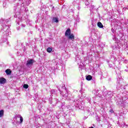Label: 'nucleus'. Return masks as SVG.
Masks as SVG:
<instances>
[{"instance_id":"33","label":"nucleus","mask_w":128,"mask_h":128,"mask_svg":"<svg viewBox=\"0 0 128 128\" xmlns=\"http://www.w3.org/2000/svg\"><path fill=\"white\" fill-rule=\"evenodd\" d=\"M79 68H81V70H82L84 68L82 66H79Z\"/></svg>"},{"instance_id":"18","label":"nucleus","mask_w":128,"mask_h":128,"mask_svg":"<svg viewBox=\"0 0 128 128\" xmlns=\"http://www.w3.org/2000/svg\"><path fill=\"white\" fill-rule=\"evenodd\" d=\"M108 64L110 68H112V66H114V62H112L108 61Z\"/></svg>"},{"instance_id":"6","label":"nucleus","mask_w":128,"mask_h":128,"mask_svg":"<svg viewBox=\"0 0 128 128\" xmlns=\"http://www.w3.org/2000/svg\"><path fill=\"white\" fill-rule=\"evenodd\" d=\"M0 24H3L1 28V30L2 29L4 30V28H6V26H8V24H9L8 28L10 26V20L8 19L6 20H4V19H0Z\"/></svg>"},{"instance_id":"24","label":"nucleus","mask_w":128,"mask_h":128,"mask_svg":"<svg viewBox=\"0 0 128 128\" xmlns=\"http://www.w3.org/2000/svg\"><path fill=\"white\" fill-rule=\"evenodd\" d=\"M126 126V125L124 124V123H119L120 126H121V127Z\"/></svg>"},{"instance_id":"32","label":"nucleus","mask_w":128,"mask_h":128,"mask_svg":"<svg viewBox=\"0 0 128 128\" xmlns=\"http://www.w3.org/2000/svg\"><path fill=\"white\" fill-rule=\"evenodd\" d=\"M56 66H56V68L57 70H58V68H58V66H60V65L58 64H56Z\"/></svg>"},{"instance_id":"27","label":"nucleus","mask_w":128,"mask_h":128,"mask_svg":"<svg viewBox=\"0 0 128 128\" xmlns=\"http://www.w3.org/2000/svg\"><path fill=\"white\" fill-rule=\"evenodd\" d=\"M22 122H24V118H22V116H21L20 118V124H22Z\"/></svg>"},{"instance_id":"8","label":"nucleus","mask_w":128,"mask_h":128,"mask_svg":"<svg viewBox=\"0 0 128 128\" xmlns=\"http://www.w3.org/2000/svg\"><path fill=\"white\" fill-rule=\"evenodd\" d=\"M58 98H53L52 99V101L50 102V104H52L53 106H56L58 104Z\"/></svg>"},{"instance_id":"14","label":"nucleus","mask_w":128,"mask_h":128,"mask_svg":"<svg viewBox=\"0 0 128 128\" xmlns=\"http://www.w3.org/2000/svg\"><path fill=\"white\" fill-rule=\"evenodd\" d=\"M52 22H56V24H58V19L56 17H54L52 19Z\"/></svg>"},{"instance_id":"43","label":"nucleus","mask_w":128,"mask_h":128,"mask_svg":"<svg viewBox=\"0 0 128 128\" xmlns=\"http://www.w3.org/2000/svg\"><path fill=\"white\" fill-rule=\"evenodd\" d=\"M94 126V124H93Z\"/></svg>"},{"instance_id":"17","label":"nucleus","mask_w":128,"mask_h":128,"mask_svg":"<svg viewBox=\"0 0 128 128\" xmlns=\"http://www.w3.org/2000/svg\"><path fill=\"white\" fill-rule=\"evenodd\" d=\"M97 26L100 28H104V25H102V22H98L97 24Z\"/></svg>"},{"instance_id":"29","label":"nucleus","mask_w":128,"mask_h":128,"mask_svg":"<svg viewBox=\"0 0 128 128\" xmlns=\"http://www.w3.org/2000/svg\"><path fill=\"white\" fill-rule=\"evenodd\" d=\"M60 66H61L62 68L64 66V64H62V63H60Z\"/></svg>"},{"instance_id":"10","label":"nucleus","mask_w":128,"mask_h":128,"mask_svg":"<svg viewBox=\"0 0 128 128\" xmlns=\"http://www.w3.org/2000/svg\"><path fill=\"white\" fill-rule=\"evenodd\" d=\"M63 112H68V108H70V106H62Z\"/></svg>"},{"instance_id":"34","label":"nucleus","mask_w":128,"mask_h":128,"mask_svg":"<svg viewBox=\"0 0 128 128\" xmlns=\"http://www.w3.org/2000/svg\"><path fill=\"white\" fill-rule=\"evenodd\" d=\"M108 128H112L110 124H109V125H108Z\"/></svg>"},{"instance_id":"21","label":"nucleus","mask_w":128,"mask_h":128,"mask_svg":"<svg viewBox=\"0 0 128 128\" xmlns=\"http://www.w3.org/2000/svg\"><path fill=\"white\" fill-rule=\"evenodd\" d=\"M47 52H49L50 54V52H52V48H50V47H48L47 48Z\"/></svg>"},{"instance_id":"3","label":"nucleus","mask_w":128,"mask_h":128,"mask_svg":"<svg viewBox=\"0 0 128 128\" xmlns=\"http://www.w3.org/2000/svg\"><path fill=\"white\" fill-rule=\"evenodd\" d=\"M57 88L60 92V94H62V96L66 98L68 100H72V94H68V91L66 90V87L64 86V84H62V86H58Z\"/></svg>"},{"instance_id":"44","label":"nucleus","mask_w":128,"mask_h":128,"mask_svg":"<svg viewBox=\"0 0 128 128\" xmlns=\"http://www.w3.org/2000/svg\"><path fill=\"white\" fill-rule=\"evenodd\" d=\"M3 6H4V4H3Z\"/></svg>"},{"instance_id":"31","label":"nucleus","mask_w":128,"mask_h":128,"mask_svg":"<svg viewBox=\"0 0 128 128\" xmlns=\"http://www.w3.org/2000/svg\"><path fill=\"white\" fill-rule=\"evenodd\" d=\"M112 32L114 33L115 32H116V30H114V28H112Z\"/></svg>"},{"instance_id":"35","label":"nucleus","mask_w":128,"mask_h":128,"mask_svg":"<svg viewBox=\"0 0 128 128\" xmlns=\"http://www.w3.org/2000/svg\"><path fill=\"white\" fill-rule=\"evenodd\" d=\"M54 10V6H53V7L52 8V10Z\"/></svg>"},{"instance_id":"38","label":"nucleus","mask_w":128,"mask_h":128,"mask_svg":"<svg viewBox=\"0 0 128 128\" xmlns=\"http://www.w3.org/2000/svg\"><path fill=\"white\" fill-rule=\"evenodd\" d=\"M24 52H26V48H24Z\"/></svg>"},{"instance_id":"2","label":"nucleus","mask_w":128,"mask_h":128,"mask_svg":"<svg viewBox=\"0 0 128 128\" xmlns=\"http://www.w3.org/2000/svg\"><path fill=\"white\" fill-rule=\"evenodd\" d=\"M10 24H8L7 26H5V28L2 29L0 32L4 34L3 36V38L2 39V42L5 46H8V36L10 34V27H8Z\"/></svg>"},{"instance_id":"20","label":"nucleus","mask_w":128,"mask_h":128,"mask_svg":"<svg viewBox=\"0 0 128 128\" xmlns=\"http://www.w3.org/2000/svg\"><path fill=\"white\" fill-rule=\"evenodd\" d=\"M92 78V76L90 75H88L86 76V80H91Z\"/></svg>"},{"instance_id":"39","label":"nucleus","mask_w":128,"mask_h":128,"mask_svg":"<svg viewBox=\"0 0 128 128\" xmlns=\"http://www.w3.org/2000/svg\"><path fill=\"white\" fill-rule=\"evenodd\" d=\"M84 120H86V117H84Z\"/></svg>"},{"instance_id":"7","label":"nucleus","mask_w":128,"mask_h":128,"mask_svg":"<svg viewBox=\"0 0 128 128\" xmlns=\"http://www.w3.org/2000/svg\"><path fill=\"white\" fill-rule=\"evenodd\" d=\"M34 60L33 59H30L26 61V66L28 68H30L32 66Z\"/></svg>"},{"instance_id":"1","label":"nucleus","mask_w":128,"mask_h":128,"mask_svg":"<svg viewBox=\"0 0 128 128\" xmlns=\"http://www.w3.org/2000/svg\"><path fill=\"white\" fill-rule=\"evenodd\" d=\"M31 2L30 0H24V2H22V0H18L17 4L14 6V12L16 14L14 15V18H20V12L18 9L26 10V8H24V6H28Z\"/></svg>"},{"instance_id":"5","label":"nucleus","mask_w":128,"mask_h":128,"mask_svg":"<svg viewBox=\"0 0 128 128\" xmlns=\"http://www.w3.org/2000/svg\"><path fill=\"white\" fill-rule=\"evenodd\" d=\"M116 104L118 106H126L128 104V100L126 98H122Z\"/></svg>"},{"instance_id":"28","label":"nucleus","mask_w":128,"mask_h":128,"mask_svg":"<svg viewBox=\"0 0 128 128\" xmlns=\"http://www.w3.org/2000/svg\"><path fill=\"white\" fill-rule=\"evenodd\" d=\"M109 112H110V114H114V110L112 109L110 110Z\"/></svg>"},{"instance_id":"30","label":"nucleus","mask_w":128,"mask_h":128,"mask_svg":"<svg viewBox=\"0 0 128 128\" xmlns=\"http://www.w3.org/2000/svg\"><path fill=\"white\" fill-rule=\"evenodd\" d=\"M16 117L17 118H22V116L20 114L16 115Z\"/></svg>"},{"instance_id":"16","label":"nucleus","mask_w":128,"mask_h":128,"mask_svg":"<svg viewBox=\"0 0 128 128\" xmlns=\"http://www.w3.org/2000/svg\"><path fill=\"white\" fill-rule=\"evenodd\" d=\"M68 39L69 40H74V34H70L68 36Z\"/></svg>"},{"instance_id":"37","label":"nucleus","mask_w":128,"mask_h":128,"mask_svg":"<svg viewBox=\"0 0 128 128\" xmlns=\"http://www.w3.org/2000/svg\"><path fill=\"white\" fill-rule=\"evenodd\" d=\"M22 26H24H24H26V25H24V24H22Z\"/></svg>"},{"instance_id":"15","label":"nucleus","mask_w":128,"mask_h":128,"mask_svg":"<svg viewBox=\"0 0 128 128\" xmlns=\"http://www.w3.org/2000/svg\"><path fill=\"white\" fill-rule=\"evenodd\" d=\"M5 72L8 76H10L12 74V70H10V69H7L6 70Z\"/></svg>"},{"instance_id":"26","label":"nucleus","mask_w":128,"mask_h":128,"mask_svg":"<svg viewBox=\"0 0 128 128\" xmlns=\"http://www.w3.org/2000/svg\"><path fill=\"white\" fill-rule=\"evenodd\" d=\"M96 120H97V122L100 121V117H98V116H96Z\"/></svg>"},{"instance_id":"36","label":"nucleus","mask_w":128,"mask_h":128,"mask_svg":"<svg viewBox=\"0 0 128 128\" xmlns=\"http://www.w3.org/2000/svg\"><path fill=\"white\" fill-rule=\"evenodd\" d=\"M17 30H20V26L17 27Z\"/></svg>"},{"instance_id":"23","label":"nucleus","mask_w":128,"mask_h":128,"mask_svg":"<svg viewBox=\"0 0 128 128\" xmlns=\"http://www.w3.org/2000/svg\"><path fill=\"white\" fill-rule=\"evenodd\" d=\"M79 92H80V94H79V95L78 96V98H81L82 96V90H80Z\"/></svg>"},{"instance_id":"40","label":"nucleus","mask_w":128,"mask_h":128,"mask_svg":"<svg viewBox=\"0 0 128 128\" xmlns=\"http://www.w3.org/2000/svg\"><path fill=\"white\" fill-rule=\"evenodd\" d=\"M17 24H20V22H18V23H17Z\"/></svg>"},{"instance_id":"25","label":"nucleus","mask_w":128,"mask_h":128,"mask_svg":"<svg viewBox=\"0 0 128 128\" xmlns=\"http://www.w3.org/2000/svg\"><path fill=\"white\" fill-rule=\"evenodd\" d=\"M24 88H28V84H24L23 86Z\"/></svg>"},{"instance_id":"42","label":"nucleus","mask_w":128,"mask_h":128,"mask_svg":"<svg viewBox=\"0 0 128 128\" xmlns=\"http://www.w3.org/2000/svg\"><path fill=\"white\" fill-rule=\"evenodd\" d=\"M94 128V127L92 126V127H90V128Z\"/></svg>"},{"instance_id":"11","label":"nucleus","mask_w":128,"mask_h":128,"mask_svg":"<svg viewBox=\"0 0 128 128\" xmlns=\"http://www.w3.org/2000/svg\"><path fill=\"white\" fill-rule=\"evenodd\" d=\"M50 94L52 98V96H56V90H51Z\"/></svg>"},{"instance_id":"19","label":"nucleus","mask_w":128,"mask_h":128,"mask_svg":"<svg viewBox=\"0 0 128 128\" xmlns=\"http://www.w3.org/2000/svg\"><path fill=\"white\" fill-rule=\"evenodd\" d=\"M95 6H94V5H92L90 6V12H94V10H96V8H94Z\"/></svg>"},{"instance_id":"41","label":"nucleus","mask_w":128,"mask_h":128,"mask_svg":"<svg viewBox=\"0 0 128 128\" xmlns=\"http://www.w3.org/2000/svg\"><path fill=\"white\" fill-rule=\"evenodd\" d=\"M78 10H80V6H78Z\"/></svg>"},{"instance_id":"12","label":"nucleus","mask_w":128,"mask_h":128,"mask_svg":"<svg viewBox=\"0 0 128 128\" xmlns=\"http://www.w3.org/2000/svg\"><path fill=\"white\" fill-rule=\"evenodd\" d=\"M6 82V80L4 78H0V84H4Z\"/></svg>"},{"instance_id":"4","label":"nucleus","mask_w":128,"mask_h":128,"mask_svg":"<svg viewBox=\"0 0 128 128\" xmlns=\"http://www.w3.org/2000/svg\"><path fill=\"white\" fill-rule=\"evenodd\" d=\"M74 104L76 110H84V102L80 100V99L74 100Z\"/></svg>"},{"instance_id":"13","label":"nucleus","mask_w":128,"mask_h":128,"mask_svg":"<svg viewBox=\"0 0 128 128\" xmlns=\"http://www.w3.org/2000/svg\"><path fill=\"white\" fill-rule=\"evenodd\" d=\"M92 0H86L85 2V4H86V6H87V8H88V6L90 4H92Z\"/></svg>"},{"instance_id":"9","label":"nucleus","mask_w":128,"mask_h":128,"mask_svg":"<svg viewBox=\"0 0 128 128\" xmlns=\"http://www.w3.org/2000/svg\"><path fill=\"white\" fill-rule=\"evenodd\" d=\"M70 34H72V30H70V28H68L65 32V36H68Z\"/></svg>"},{"instance_id":"22","label":"nucleus","mask_w":128,"mask_h":128,"mask_svg":"<svg viewBox=\"0 0 128 128\" xmlns=\"http://www.w3.org/2000/svg\"><path fill=\"white\" fill-rule=\"evenodd\" d=\"M4 116V110H0V118Z\"/></svg>"}]
</instances>
